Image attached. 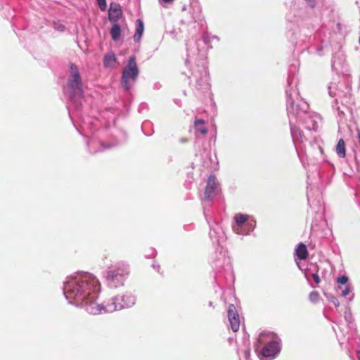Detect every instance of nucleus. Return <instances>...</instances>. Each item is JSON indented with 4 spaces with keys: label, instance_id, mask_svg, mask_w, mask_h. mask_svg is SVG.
Returning a JSON list of instances; mask_svg holds the SVG:
<instances>
[{
    "label": "nucleus",
    "instance_id": "obj_19",
    "mask_svg": "<svg viewBox=\"0 0 360 360\" xmlns=\"http://www.w3.org/2000/svg\"><path fill=\"white\" fill-rule=\"evenodd\" d=\"M271 334L266 333H262L258 337V343L263 344L267 341V339L271 338Z\"/></svg>",
    "mask_w": 360,
    "mask_h": 360
},
{
    "label": "nucleus",
    "instance_id": "obj_8",
    "mask_svg": "<svg viewBox=\"0 0 360 360\" xmlns=\"http://www.w3.org/2000/svg\"><path fill=\"white\" fill-rule=\"evenodd\" d=\"M217 184L214 176H211L208 178L207 186L205 191V198L210 200L217 193Z\"/></svg>",
    "mask_w": 360,
    "mask_h": 360
},
{
    "label": "nucleus",
    "instance_id": "obj_24",
    "mask_svg": "<svg viewBox=\"0 0 360 360\" xmlns=\"http://www.w3.org/2000/svg\"><path fill=\"white\" fill-rule=\"evenodd\" d=\"M98 1V4L100 6V8L102 10V11H104L105 10L106 8V1L105 0H97Z\"/></svg>",
    "mask_w": 360,
    "mask_h": 360
},
{
    "label": "nucleus",
    "instance_id": "obj_15",
    "mask_svg": "<svg viewBox=\"0 0 360 360\" xmlns=\"http://www.w3.org/2000/svg\"><path fill=\"white\" fill-rule=\"evenodd\" d=\"M336 153L340 158L345 156V145L342 139H340L336 146Z\"/></svg>",
    "mask_w": 360,
    "mask_h": 360
},
{
    "label": "nucleus",
    "instance_id": "obj_4",
    "mask_svg": "<svg viewBox=\"0 0 360 360\" xmlns=\"http://www.w3.org/2000/svg\"><path fill=\"white\" fill-rule=\"evenodd\" d=\"M68 86L71 91V98L75 101L83 96L82 83L79 70L77 66H70V77L68 78Z\"/></svg>",
    "mask_w": 360,
    "mask_h": 360
},
{
    "label": "nucleus",
    "instance_id": "obj_33",
    "mask_svg": "<svg viewBox=\"0 0 360 360\" xmlns=\"http://www.w3.org/2000/svg\"><path fill=\"white\" fill-rule=\"evenodd\" d=\"M359 44H360V37H359Z\"/></svg>",
    "mask_w": 360,
    "mask_h": 360
},
{
    "label": "nucleus",
    "instance_id": "obj_18",
    "mask_svg": "<svg viewBox=\"0 0 360 360\" xmlns=\"http://www.w3.org/2000/svg\"><path fill=\"white\" fill-rule=\"evenodd\" d=\"M339 289L341 290V294L342 296L346 297L352 291V287L350 285H346L344 286L339 285Z\"/></svg>",
    "mask_w": 360,
    "mask_h": 360
},
{
    "label": "nucleus",
    "instance_id": "obj_21",
    "mask_svg": "<svg viewBox=\"0 0 360 360\" xmlns=\"http://www.w3.org/2000/svg\"><path fill=\"white\" fill-rule=\"evenodd\" d=\"M337 282L340 284V285L344 286L347 285L348 282V277L346 276H342L340 277H338L337 279Z\"/></svg>",
    "mask_w": 360,
    "mask_h": 360
},
{
    "label": "nucleus",
    "instance_id": "obj_23",
    "mask_svg": "<svg viewBox=\"0 0 360 360\" xmlns=\"http://www.w3.org/2000/svg\"><path fill=\"white\" fill-rule=\"evenodd\" d=\"M327 298L335 307H338L339 306L340 303H339L338 300L335 297H334L333 295H327Z\"/></svg>",
    "mask_w": 360,
    "mask_h": 360
},
{
    "label": "nucleus",
    "instance_id": "obj_17",
    "mask_svg": "<svg viewBox=\"0 0 360 360\" xmlns=\"http://www.w3.org/2000/svg\"><path fill=\"white\" fill-rule=\"evenodd\" d=\"M248 219V216L243 214H237L234 217V219L238 226H241Z\"/></svg>",
    "mask_w": 360,
    "mask_h": 360
},
{
    "label": "nucleus",
    "instance_id": "obj_28",
    "mask_svg": "<svg viewBox=\"0 0 360 360\" xmlns=\"http://www.w3.org/2000/svg\"><path fill=\"white\" fill-rule=\"evenodd\" d=\"M357 357H358L359 360H360V351H359L357 353Z\"/></svg>",
    "mask_w": 360,
    "mask_h": 360
},
{
    "label": "nucleus",
    "instance_id": "obj_27",
    "mask_svg": "<svg viewBox=\"0 0 360 360\" xmlns=\"http://www.w3.org/2000/svg\"><path fill=\"white\" fill-rule=\"evenodd\" d=\"M162 1L165 2H167V3H170V2L173 1V0H162Z\"/></svg>",
    "mask_w": 360,
    "mask_h": 360
},
{
    "label": "nucleus",
    "instance_id": "obj_16",
    "mask_svg": "<svg viewBox=\"0 0 360 360\" xmlns=\"http://www.w3.org/2000/svg\"><path fill=\"white\" fill-rule=\"evenodd\" d=\"M195 128L202 134H205L207 132V130L205 127V122L202 120H198L195 122Z\"/></svg>",
    "mask_w": 360,
    "mask_h": 360
},
{
    "label": "nucleus",
    "instance_id": "obj_22",
    "mask_svg": "<svg viewBox=\"0 0 360 360\" xmlns=\"http://www.w3.org/2000/svg\"><path fill=\"white\" fill-rule=\"evenodd\" d=\"M319 295L318 292H311L309 294V300L312 302H316L319 300Z\"/></svg>",
    "mask_w": 360,
    "mask_h": 360
},
{
    "label": "nucleus",
    "instance_id": "obj_14",
    "mask_svg": "<svg viewBox=\"0 0 360 360\" xmlns=\"http://www.w3.org/2000/svg\"><path fill=\"white\" fill-rule=\"evenodd\" d=\"M120 34H121L120 26L119 25L115 23L112 26L111 30H110V34H111L112 39L114 41H117L120 39Z\"/></svg>",
    "mask_w": 360,
    "mask_h": 360
},
{
    "label": "nucleus",
    "instance_id": "obj_26",
    "mask_svg": "<svg viewBox=\"0 0 360 360\" xmlns=\"http://www.w3.org/2000/svg\"><path fill=\"white\" fill-rule=\"evenodd\" d=\"M307 1V3L309 4V5L311 6V7H314L315 6V0H306Z\"/></svg>",
    "mask_w": 360,
    "mask_h": 360
},
{
    "label": "nucleus",
    "instance_id": "obj_13",
    "mask_svg": "<svg viewBox=\"0 0 360 360\" xmlns=\"http://www.w3.org/2000/svg\"><path fill=\"white\" fill-rule=\"evenodd\" d=\"M116 63V56L114 53H109L104 57L103 63L107 68H112Z\"/></svg>",
    "mask_w": 360,
    "mask_h": 360
},
{
    "label": "nucleus",
    "instance_id": "obj_3",
    "mask_svg": "<svg viewBox=\"0 0 360 360\" xmlns=\"http://www.w3.org/2000/svg\"><path fill=\"white\" fill-rule=\"evenodd\" d=\"M139 73V71L136 62V58L132 56L129 58V62L122 72L121 79L122 86L125 90H129L136 82Z\"/></svg>",
    "mask_w": 360,
    "mask_h": 360
},
{
    "label": "nucleus",
    "instance_id": "obj_25",
    "mask_svg": "<svg viewBox=\"0 0 360 360\" xmlns=\"http://www.w3.org/2000/svg\"><path fill=\"white\" fill-rule=\"evenodd\" d=\"M313 278L316 283H319L320 278L317 274H313Z\"/></svg>",
    "mask_w": 360,
    "mask_h": 360
},
{
    "label": "nucleus",
    "instance_id": "obj_10",
    "mask_svg": "<svg viewBox=\"0 0 360 360\" xmlns=\"http://www.w3.org/2000/svg\"><path fill=\"white\" fill-rule=\"evenodd\" d=\"M122 15V11L120 6L117 4H110L109 11H108V18L110 21L112 22H117Z\"/></svg>",
    "mask_w": 360,
    "mask_h": 360
},
{
    "label": "nucleus",
    "instance_id": "obj_9",
    "mask_svg": "<svg viewBox=\"0 0 360 360\" xmlns=\"http://www.w3.org/2000/svg\"><path fill=\"white\" fill-rule=\"evenodd\" d=\"M279 344L276 340L268 342L262 349V355L265 357H274L278 352Z\"/></svg>",
    "mask_w": 360,
    "mask_h": 360
},
{
    "label": "nucleus",
    "instance_id": "obj_31",
    "mask_svg": "<svg viewBox=\"0 0 360 360\" xmlns=\"http://www.w3.org/2000/svg\"><path fill=\"white\" fill-rule=\"evenodd\" d=\"M250 226H252V229L254 228L255 225H253L252 223H250Z\"/></svg>",
    "mask_w": 360,
    "mask_h": 360
},
{
    "label": "nucleus",
    "instance_id": "obj_7",
    "mask_svg": "<svg viewBox=\"0 0 360 360\" xmlns=\"http://www.w3.org/2000/svg\"><path fill=\"white\" fill-rule=\"evenodd\" d=\"M228 319L232 330L233 332H237L239 330L240 321L239 315L233 304H230L229 306Z\"/></svg>",
    "mask_w": 360,
    "mask_h": 360
},
{
    "label": "nucleus",
    "instance_id": "obj_20",
    "mask_svg": "<svg viewBox=\"0 0 360 360\" xmlns=\"http://www.w3.org/2000/svg\"><path fill=\"white\" fill-rule=\"evenodd\" d=\"M291 134H292V139L294 140L295 139H298L299 137H301V131L295 126L291 127Z\"/></svg>",
    "mask_w": 360,
    "mask_h": 360
},
{
    "label": "nucleus",
    "instance_id": "obj_11",
    "mask_svg": "<svg viewBox=\"0 0 360 360\" xmlns=\"http://www.w3.org/2000/svg\"><path fill=\"white\" fill-rule=\"evenodd\" d=\"M143 22L140 19H138L136 21V31L134 36V39L135 41H139L141 39L142 34L143 33Z\"/></svg>",
    "mask_w": 360,
    "mask_h": 360
},
{
    "label": "nucleus",
    "instance_id": "obj_2",
    "mask_svg": "<svg viewBox=\"0 0 360 360\" xmlns=\"http://www.w3.org/2000/svg\"><path fill=\"white\" fill-rule=\"evenodd\" d=\"M129 274L128 266L124 264H118L108 269L106 273V281L110 288H117L123 285Z\"/></svg>",
    "mask_w": 360,
    "mask_h": 360
},
{
    "label": "nucleus",
    "instance_id": "obj_32",
    "mask_svg": "<svg viewBox=\"0 0 360 360\" xmlns=\"http://www.w3.org/2000/svg\"><path fill=\"white\" fill-rule=\"evenodd\" d=\"M235 231H236L237 233H239V231H238L237 229H236V230H235Z\"/></svg>",
    "mask_w": 360,
    "mask_h": 360
},
{
    "label": "nucleus",
    "instance_id": "obj_5",
    "mask_svg": "<svg viewBox=\"0 0 360 360\" xmlns=\"http://www.w3.org/2000/svg\"><path fill=\"white\" fill-rule=\"evenodd\" d=\"M135 304V298L131 295L117 296L112 299L110 303L103 304L102 313H111L117 310L129 307Z\"/></svg>",
    "mask_w": 360,
    "mask_h": 360
},
{
    "label": "nucleus",
    "instance_id": "obj_30",
    "mask_svg": "<svg viewBox=\"0 0 360 360\" xmlns=\"http://www.w3.org/2000/svg\"><path fill=\"white\" fill-rule=\"evenodd\" d=\"M358 138H359V141L360 143V131H358Z\"/></svg>",
    "mask_w": 360,
    "mask_h": 360
},
{
    "label": "nucleus",
    "instance_id": "obj_1",
    "mask_svg": "<svg viewBox=\"0 0 360 360\" xmlns=\"http://www.w3.org/2000/svg\"><path fill=\"white\" fill-rule=\"evenodd\" d=\"M101 285L97 278L88 272L75 273L67 278L64 295L70 303L79 305L91 314L102 313L103 304L96 302Z\"/></svg>",
    "mask_w": 360,
    "mask_h": 360
},
{
    "label": "nucleus",
    "instance_id": "obj_6",
    "mask_svg": "<svg viewBox=\"0 0 360 360\" xmlns=\"http://www.w3.org/2000/svg\"><path fill=\"white\" fill-rule=\"evenodd\" d=\"M135 304V298L131 295L117 296L112 299L110 303L103 304L102 313H111L117 310L129 307Z\"/></svg>",
    "mask_w": 360,
    "mask_h": 360
},
{
    "label": "nucleus",
    "instance_id": "obj_12",
    "mask_svg": "<svg viewBox=\"0 0 360 360\" xmlns=\"http://www.w3.org/2000/svg\"><path fill=\"white\" fill-rule=\"evenodd\" d=\"M295 254L298 259H305L308 256V251L304 243H300L295 250Z\"/></svg>",
    "mask_w": 360,
    "mask_h": 360
},
{
    "label": "nucleus",
    "instance_id": "obj_29",
    "mask_svg": "<svg viewBox=\"0 0 360 360\" xmlns=\"http://www.w3.org/2000/svg\"><path fill=\"white\" fill-rule=\"evenodd\" d=\"M249 354H250V351L249 350L246 351L245 352L246 356H248Z\"/></svg>",
    "mask_w": 360,
    "mask_h": 360
}]
</instances>
